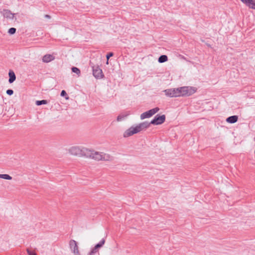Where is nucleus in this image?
<instances>
[{
	"label": "nucleus",
	"mask_w": 255,
	"mask_h": 255,
	"mask_svg": "<svg viewBox=\"0 0 255 255\" xmlns=\"http://www.w3.org/2000/svg\"><path fill=\"white\" fill-rule=\"evenodd\" d=\"M130 114V113L129 111H126L123 113H122L120 114L117 119V121L120 122L122 121L124 118L127 117L128 116H129Z\"/></svg>",
	"instance_id": "4468645a"
},
{
	"label": "nucleus",
	"mask_w": 255,
	"mask_h": 255,
	"mask_svg": "<svg viewBox=\"0 0 255 255\" xmlns=\"http://www.w3.org/2000/svg\"><path fill=\"white\" fill-rule=\"evenodd\" d=\"M69 152L74 155L84 156L87 157V156H90L89 149L87 148H80L78 146L72 147L69 149Z\"/></svg>",
	"instance_id": "f03ea898"
},
{
	"label": "nucleus",
	"mask_w": 255,
	"mask_h": 255,
	"mask_svg": "<svg viewBox=\"0 0 255 255\" xmlns=\"http://www.w3.org/2000/svg\"><path fill=\"white\" fill-rule=\"evenodd\" d=\"M114 55V53L112 52H109L107 55H106V58H107V64H108L109 63V59L110 58V57H112Z\"/></svg>",
	"instance_id": "b1692460"
},
{
	"label": "nucleus",
	"mask_w": 255,
	"mask_h": 255,
	"mask_svg": "<svg viewBox=\"0 0 255 255\" xmlns=\"http://www.w3.org/2000/svg\"><path fill=\"white\" fill-rule=\"evenodd\" d=\"M166 117L165 115H156L151 121L150 124L153 125H159L164 123L165 121Z\"/></svg>",
	"instance_id": "0eeeda50"
},
{
	"label": "nucleus",
	"mask_w": 255,
	"mask_h": 255,
	"mask_svg": "<svg viewBox=\"0 0 255 255\" xmlns=\"http://www.w3.org/2000/svg\"><path fill=\"white\" fill-rule=\"evenodd\" d=\"M48 103V101L46 100H37L36 101L35 104L37 106H41L42 105H45Z\"/></svg>",
	"instance_id": "a211bd4d"
},
{
	"label": "nucleus",
	"mask_w": 255,
	"mask_h": 255,
	"mask_svg": "<svg viewBox=\"0 0 255 255\" xmlns=\"http://www.w3.org/2000/svg\"><path fill=\"white\" fill-rule=\"evenodd\" d=\"M238 120V116H230L226 119V122L230 124H234L236 123Z\"/></svg>",
	"instance_id": "2eb2a0df"
},
{
	"label": "nucleus",
	"mask_w": 255,
	"mask_h": 255,
	"mask_svg": "<svg viewBox=\"0 0 255 255\" xmlns=\"http://www.w3.org/2000/svg\"><path fill=\"white\" fill-rule=\"evenodd\" d=\"M99 249L96 246L93 248L91 251L89 253L88 255H94L95 254L98 252Z\"/></svg>",
	"instance_id": "f3484780"
},
{
	"label": "nucleus",
	"mask_w": 255,
	"mask_h": 255,
	"mask_svg": "<svg viewBox=\"0 0 255 255\" xmlns=\"http://www.w3.org/2000/svg\"><path fill=\"white\" fill-rule=\"evenodd\" d=\"M90 65L92 68L93 75L96 79H102L104 77V74L102 70L99 67L98 65H94L90 62Z\"/></svg>",
	"instance_id": "39448f33"
},
{
	"label": "nucleus",
	"mask_w": 255,
	"mask_h": 255,
	"mask_svg": "<svg viewBox=\"0 0 255 255\" xmlns=\"http://www.w3.org/2000/svg\"><path fill=\"white\" fill-rule=\"evenodd\" d=\"M26 251L28 255H36L34 252L30 251L29 249H27Z\"/></svg>",
	"instance_id": "393cba45"
},
{
	"label": "nucleus",
	"mask_w": 255,
	"mask_h": 255,
	"mask_svg": "<svg viewBox=\"0 0 255 255\" xmlns=\"http://www.w3.org/2000/svg\"><path fill=\"white\" fill-rule=\"evenodd\" d=\"M165 95L169 97H178L181 96V91L179 88H171L164 90L163 91Z\"/></svg>",
	"instance_id": "20e7f679"
},
{
	"label": "nucleus",
	"mask_w": 255,
	"mask_h": 255,
	"mask_svg": "<svg viewBox=\"0 0 255 255\" xmlns=\"http://www.w3.org/2000/svg\"><path fill=\"white\" fill-rule=\"evenodd\" d=\"M1 177H2V174H0V178H1Z\"/></svg>",
	"instance_id": "cd10ccee"
},
{
	"label": "nucleus",
	"mask_w": 255,
	"mask_h": 255,
	"mask_svg": "<svg viewBox=\"0 0 255 255\" xmlns=\"http://www.w3.org/2000/svg\"><path fill=\"white\" fill-rule=\"evenodd\" d=\"M55 57L51 54H46L42 57V61L44 63H48L53 60Z\"/></svg>",
	"instance_id": "f8f14e48"
},
{
	"label": "nucleus",
	"mask_w": 255,
	"mask_h": 255,
	"mask_svg": "<svg viewBox=\"0 0 255 255\" xmlns=\"http://www.w3.org/2000/svg\"><path fill=\"white\" fill-rule=\"evenodd\" d=\"M4 17L7 19H13L14 18V13L11 12L9 9H4L2 11H0Z\"/></svg>",
	"instance_id": "9d476101"
},
{
	"label": "nucleus",
	"mask_w": 255,
	"mask_h": 255,
	"mask_svg": "<svg viewBox=\"0 0 255 255\" xmlns=\"http://www.w3.org/2000/svg\"><path fill=\"white\" fill-rule=\"evenodd\" d=\"M45 17H46V18H50L51 17V16L49 15H48V14L45 15Z\"/></svg>",
	"instance_id": "bb28decb"
},
{
	"label": "nucleus",
	"mask_w": 255,
	"mask_h": 255,
	"mask_svg": "<svg viewBox=\"0 0 255 255\" xmlns=\"http://www.w3.org/2000/svg\"><path fill=\"white\" fill-rule=\"evenodd\" d=\"M72 72L77 74V75H79L81 73L80 70L76 67H72L71 68Z\"/></svg>",
	"instance_id": "aec40b11"
},
{
	"label": "nucleus",
	"mask_w": 255,
	"mask_h": 255,
	"mask_svg": "<svg viewBox=\"0 0 255 255\" xmlns=\"http://www.w3.org/2000/svg\"><path fill=\"white\" fill-rule=\"evenodd\" d=\"M168 60V57L166 55H162L160 56L158 59V62L162 63L166 62Z\"/></svg>",
	"instance_id": "dca6fc26"
},
{
	"label": "nucleus",
	"mask_w": 255,
	"mask_h": 255,
	"mask_svg": "<svg viewBox=\"0 0 255 255\" xmlns=\"http://www.w3.org/2000/svg\"><path fill=\"white\" fill-rule=\"evenodd\" d=\"M182 97L190 96L197 91V88L194 87L184 86L180 87Z\"/></svg>",
	"instance_id": "7ed1b4c3"
},
{
	"label": "nucleus",
	"mask_w": 255,
	"mask_h": 255,
	"mask_svg": "<svg viewBox=\"0 0 255 255\" xmlns=\"http://www.w3.org/2000/svg\"><path fill=\"white\" fill-rule=\"evenodd\" d=\"M8 76H9L8 82L11 84V83H13L15 80L16 76H15L14 72L11 70H10L9 71Z\"/></svg>",
	"instance_id": "ddd939ff"
},
{
	"label": "nucleus",
	"mask_w": 255,
	"mask_h": 255,
	"mask_svg": "<svg viewBox=\"0 0 255 255\" xmlns=\"http://www.w3.org/2000/svg\"><path fill=\"white\" fill-rule=\"evenodd\" d=\"M60 96L61 97H65L66 100H68L69 98V97L67 96L66 92L64 90L61 92Z\"/></svg>",
	"instance_id": "5701e85b"
},
{
	"label": "nucleus",
	"mask_w": 255,
	"mask_h": 255,
	"mask_svg": "<svg viewBox=\"0 0 255 255\" xmlns=\"http://www.w3.org/2000/svg\"><path fill=\"white\" fill-rule=\"evenodd\" d=\"M69 246L72 253L75 255H80V252L78 250L77 243L74 240H71L69 242Z\"/></svg>",
	"instance_id": "1a4fd4ad"
},
{
	"label": "nucleus",
	"mask_w": 255,
	"mask_h": 255,
	"mask_svg": "<svg viewBox=\"0 0 255 255\" xmlns=\"http://www.w3.org/2000/svg\"><path fill=\"white\" fill-rule=\"evenodd\" d=\"M250 8L255 9V0H241Z\"/></svg>",
	"instance_id": "9b49d317"
},
{
	"label": "nucleus",
	"mask_w": 255,
	"mask_h": 255,
	"mask_svg": "<svg viewBox=\"0 0 255 255\" xmlns=\"http://www.w3.org/2000/svg\"><path fill=\"white\" fill-rule=\"evenodd\" d=\"M89 152L90 153L88 154H90V156H87V157L91 158L98 161L108 160V159L106 158V154L103 155L100 153L99 152L90 149H89Z\"/></svg>",
	"instance_id": "423d86ee"
},
{
	"label": "nucleus",
	"mask_w": 255,
	"mask_h": 255,
	"mask_svg": "<svg viewBox=\"0 0 255 255\" xmlns=\"http://www.w3.org/2000/svg\"><path fill=\"white\" fill-rule=\"evenodd\" d=\"M105 240L104 239H102L99 243H98V244H97L95 246L99 249H100L101 248H102L103 245L105 244Z\"/></svg>",
	"instance_id": "6ab92c4d"
},
{
	"label": "nucleus",
	"mask_w": 255,
	"mask_h": 255,
	"mask_svg": "<svg viewBox=\"0 0 255 255\" xmlns=\"http://www.w3.org/2000/svg\"><path fill=\"white\" fill-rule=\"evenodd\" d=\"M150 125V122L145 121L139 124L135 127L132 126L124 132L123 136L124 137H128L133 135L134 134L138 133L140 131L149 128Z\"/></svg>",
	"instance_id": "f257e3e1"
},
{
	"label": "nucleus",
	"mask_w": 255,
	"mask_h": 255,
	"mask_svg": "<svg viewBox=\"0 0 255 255\" xmlns=\"http://www.w3.org/2000/svg\"><path fill=\"white\" fill-rule=\"evenodd\" d=\"M159 108L158 107H156L155 108L149 110L140 115V119L141 120H143L146 118H149L154 115L155 114L157 113L159 111Z\"/></svg>",
	"instance_id": "6e6552de"
},
{
	"label": "nucleus",
	"mask_w": 255,
	"mask_h": 255,
	"mask_svg": "<svg viewBox=\"0 0 255 255\" xmlns=\"http://www.w3.org/2000/svg\"><path fill=\"white\" fill-rule=\"evenodd\" d=\"M6 93L8 95L11 96L13 94V91L12 89H8L6 90Z\"/></svg>",
	"instance_id": "a878e982"
},
{
	"label": "nucleus",
	"mask_w": 255,
	"mask_h": 255,
	"mask_svg": "<svg viewBox=\"0 0 255 255\" xmlns=\"http://www.w3.org/2000/svg\"><path fill=\"white\" fill-rule=\"evenodd\" d=\"M16 29L14 27L10 28L8 30V33L10 35H13L15 33Z\"/></svg>",
	"instance_id": "412c9836"
},
{
	"label": "nucleus",
	"mask_w": 255,
	"mask_h": 255,
	"mask_svg": "<svg viewBox=\"0 0 255 255\" xmlns=\"http://www.w3.org/2000/svg\"><path fill=\"white\" fill-rule=\"evenodd\" d=\"M1 178L4 179H6V180H11L12 179V177L10 176L8 174H2Z\"/></svg>",
	"instance_id": "4be33fe9"
}]
</instances>
